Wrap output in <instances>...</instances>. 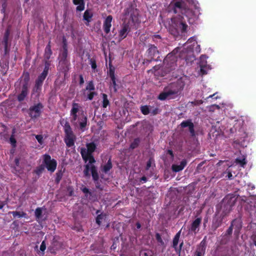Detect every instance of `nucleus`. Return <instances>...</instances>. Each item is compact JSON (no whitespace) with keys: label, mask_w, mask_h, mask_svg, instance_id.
Instances as JSON below:
<instances>
[{"label":"nucleus","mask_w":256,"mask_h":256,"mask_svg":"<svg viewBox=\"0 0 256 256\" xmlns=\"http://www.w3.org/2000/svg\"><path fill=\"white\" fill-rule=\"evenodd\" d=\"M172 10L174 13L180 12L186 16L189 24H192L194 20L196 15L192 9L188 7L185 0H177L173 4Z\"/></svg>","instance_id":"f257e3e1"},{"label":"nucleus","mask_w":256,"mask_h":256,"mask_svg":"<svg viewBox=\"0 0 256 256\" xmlns=\"http://www.w3.org/2000/svg\"><path fill=\"white\" fill-rule=\"evenodd\" d=\"M171 21L172 24L168 28V30L170 34L174 37L179 36L180 32L182 34L186 32L188 26L182 16L178 15L173 17L172 18Z\"/></svg>","instance_id":"f03ea898"},{"label":"nucleus","mask_w":256,"mask_h":256,"mask_svg":"<svg viewBox=\"0 0 256 256\" xmlns=\"http://www.w3.org/2000/svg\"><path fill=\"white\" fill-rule=\"evenodd\" d=\"M182 88L180 82L171 83L164 88V92L160 94L158 99L164 100L167 98H174L178 94Z\"/></svg>","instance_id":"7ed1b4c3"},{"label":"nucleus","mask_w":256,"mask_h":256,"mask_svg":"<svg viewBox=\"0 0 256 256\" xmlns=\"http://www.w3.org/2000/svg\"><path fill=\"white\" fill-rule=\"evenodd\" d=\"M90 170L92 180L95 184L96 187L100 190H103V186H102L99 180V175L98 172L96 167L94 165L86 164L84 166V175L86 178H90Z\"/></svg>","instance_id":"20e7f679"},{"label":"nucleus","mask_w":256,"mask_h":256,"mask_svg":"<svg viewBox=\"0 0 256 256\" xmlns=\"http://www.w3.org/2000/svg\"><path fill=\"white\" fill-rule=\"evenodd\" d=\"M148 48L146 54L148 58L144 59V64H148L152 61L158 62L160 60L159 58L160 52L158 50V47L154 44H149L148 45Z\"/></svg>","instance_id":"39448f33"},{"label":"nucleus","mask_w":256,"mask_h":256,"mask_svg":"<svg viewBox=\"0 0 256 256\" xmlns=\"http://www.w3.org/2000/svg\"><path fill=\"white\" fill-rule=\"evenodd\" d=\"M64 142L66 146L70 148L74 146L76 140V136L74 134L72 128L68 122H66L64 127Z\"/></svg>","instance_id":"423d86ee"},{"label":"nucleus","mask_w":256,"mask_h":256,"mask_svg":"<svg viewBox=\"0 0 256 256\" xmlns=\"http://www.w3.org/2000/svg\"><path fill=\"white\" fill-rule=\"evenodd\" d=\"M30 80L29 74L27 73L24 78L23 80L22 81L21 84V92L18 95L17 99L18 102H21L23 101L27 96L28 94V82Z\"/></svg>","instance_id":"0eeeda50"},{"label":"nucleus","mask_w":256,"mask_h":256,"mask_svg":"<svg viewBox=\"0 0 256 256\" xmlns=\"http://www.w3.org/2000/svg\"><path fill=\"white\" fill-rule=\"evenodd\" d=\"M177 56L172 53L168 54L164 60L166 72H170L176 67Z\"/></svg>","instance_id":"6e6552de"},{"label":"nucleus","mask_w":256,"mask_h":256,"mask_svg":"<svg viewBox=\"0 0 256 256\" xmlns=\"http://www.w3.org/2000/svg\"><path fill=\"white\" fill-rule=\"evenodd\" d=\"M236 199L234 197H226L223 200V208L222 213L224 216H227L232 210V206L234 205Z\"/></svg>","instance_id":"1a4fd4ad"},{"label":"nucleus","mask_w":256,"mask_h":256,"mask_svg":"<svg viewBox=\"0 0 256 256\" xmlns=\"http://www.w3.org/2000/svg\"><path fill=\"white\" fill-rule=\"evenodd\" d=\"M44 106L40 102L30 106L28 110V114L32 119H36L41 115Z\"/></svg>","instance_id":"9d476101"},{"label":"nucleus","mask_w":256,"mask_h":256,"mask_svg":"<svg viewBox=\"0 0 256 256\" xmlns=\"http://www.w3.org/2000/svg\"><path fill=\"white\" fill-rule=\"evenodd\" d=\"M124 15L129 16L132 22H136L138 20V10L130 5L124 10Z\"/></svg>","instance_id":"9b49d317"},{"label":"nucleus","mask_w":256,"mask_h":256,"mask_svg":"<svg viewBox=\"0 0 256 256\" xmlns=\"http://www.w3.org/2000/svg\"><path fill=\"white\" fill-rule=\"evenodd\" d=\"M44 163L48 171L53 172L56 168L57 162L54 159H52L51 156L48 154L44 156Z\"/></svg>","instance_id":"f8f14e48"},{"label":"nucleus","mask_w":256,"mask_h":256,"mask_svg":"<svg viewBox=\"0 0 256 256\" xmlns=\"http://www.w3.org/2000/svg\"><path fill=\"white\" fill-rule=\"evenodd\" d=\"M86 146L87 148L86 149L85 148H80V152L82 158H84V154H86V156L88 155H88L92 154V152H94L95 151L96 148V146L94 142L87 143L86 144Z\"/></svg>","instance_id":"ddd939ff"},{"label":"nucleus","mask_w":256,"mask_h":256,"mask_svg":"<svg viewBox=\"0 0 256 256\" xmlns=\"http://www.w3.org/2000/svg\"><path fill=\"white\" fill-rule=\"evenodd\" d=\"M180 126L182 128L188 127L190 136L192 137L196 136V132L194 128V126L191 119H188L186 120L182 121L180 123Z\"/></svg>","instance_id":"4468645a"},{"label":"nucleus","mask_w":256,"mask_h":256,"mask_svg":"<svg viewBox=\"0 0 256 256\" xmlns=\"http://www.w3.org/2000/svg\"><path fill=\"white\" fill-rule=\"evenodd\" d=\"M230 226L234 230V234L238 236L242 226V222L241 218H238L233 220L231 222Z\"/></svg>","instance_id":"2eb2a0df"},{"label":"nucleus","mask_w":256,"mask_h":256,"mask_svg":"<svg viewBox=\"0 0 256 256\" xmlns=\"http://www.w3.org/2000/svg\"><path fill=\"white\" fill-rule=\"evenodd\" d=\"M70 64L69 60H59L58 70L66 74L69 70Z\"/></svg>","instance_id":"dca6fc26"},{"label":"nucleus","mask_w":256,"mask_h":256,"mask_svg":"<svg viewBox=\"0 0 256 256\" xmlns=\"http://www.w3.org/2000/svg\"><path fill=\"white\" fill-rule=\"evenodd\" d=\"M224 217L225 216L222 214L220 216H218V214H216L215 216L212 220V228H214V230H216L220 227L221 226Z\"/></svg>","instance_id":"f3484780"},{"label":"nucleus","mask_w":256,"mask_h":256,"mask_svg":"<svg viewBox=\"0 0 256 256\" xmlns=\"http://www.w3.org/2000/svg\"><path fill=\"white\" fill-rule=\"evenodd\" d=\"M112 18V16L109 15L104 22L103 29L106 34H108L110 32Z\"/></svg>","instance_id":"a211bd4d"},{"label":"nucleus","mask_w":256,"mask_h":256,"mask_svg":"<svg viewBox=\"0 0 256 256\" xmlns=\"http://www.w3.org/2000/svg\"><path fill=\"white\" fill-rule=\"evenodd\" d=\"M45 78H44L40 76H38L37 79L36 80L34 86L33 88V92H34L40 94L42 90V86Z\"/></svg>","instance_id":"6ab92c4d"},{"label":"nucleus","mask_w":256,"mask_h":256,"mask_svg":"<svg viewBox=\"0 0 256 256\" xmlns=\"http://www.w3.org/2000/svg\"><path fill=\"white\" fill-rule=\"evenodd\" d=\"M78 121L80 130L82 132L84 131L88 124L87 116L82 114V116L78 118Z\"/></svg>","instance_id":"aec40b11"},{"label":"nucleus","mask_w":256,"mask_h":256,"mask_svg":"<svg viewBox=\"0 0 256 256\" xmlns=\"http://www.w3.org/2000/svg\"><path fill=\"white\" fill-rule=\"evenodd\" d=\"M202 222V218H198L194 220L191 224L190 230L196 234L199 230V227Z\"/></svg>","instance_id":"412c9836"},{"label":"nucleus","mask_w":256,"mask_h":256,"mask_svg":"<svg viewBox=\"0 0 256 256\" xmlns=\"http://www.w3.org/2000/svg\"><path fill=\"white\" fill-rule=\"evenodd\" d=\"M130 31V28L128 24L123 26L122 28L119 32V36L121 40L125 38L128 33Z\"/></svg>","instance_id":"4be33fe9"},{"label":"nucleus","mask_w":256,"mask_h":256,"mask_svg":"<svg viewBox=\"0 0 256 256\" xmlns=\"http://www.w3.org/2000/svg\"><path fill=\"white\" fill-rule=\"evenodd\" d=\"M50 40L46 45L44 53V60L45 61H48L49 59L50 58L51 56L52 55V52L51 49V45H50Z\"/></svg>","instance_id":"5701e85b"},{"label":"nucleus","mask_w":256,"mask_h":256,"mask_svg":"<svg viewBox=\"0 0 256 256\" xmlns=\"http://www.w3.org/2000/svg\"><path fill=\"white\" fill-rule=\"evenodd\" d=\"M206 237H205L200 242V244L197 246L196 252H200L202 253V254H205L206 246Z\"/></svg>","instance_id":"b1692460"},{"label":"nucleus","mask_w":256,"mask_h":256,"mask_svg":"<svg viewBox=\"0 0 256 256\" xmlns=\"http://www.w3.org/2000/svg\"><path fill=\"white\" fill-rule=\"evenodd\" d=\"M72 2L74 5H78L76 8L77 12H82L84 10L85 2L84 0H72Z\"/></svg>","instance_id":"393cba45"},{"label":"nucleus","mask_w":256,"mask_h":256,"mask_svg":"<svg viewBox=\"0 0 256 256\" xmlns=\"http://www.w3.org/2000/svg\"><path fill=\"white\" fill-rule=\"evenodd\" d=\"M94 90L95 86L94 82L92 80H90L88 82L86 88L82 90V92L83 94L85 95L86 90H88V92H92L94 91Z\"/></svg>","instance_id":"a878e982"},{"label":"nucleus","mask_w":256,"mask_h":256,"mask_svg":"<svg viewBox=\"0 0 256 256\" xmlns=\"http://www.w3.org/2000/svg\"><path fill=\"white\" fill-rule=\"evenodd\" d=\"M50 63L48 61H45L44 68L42 72L38 76L44 78H46L48 74V70L50 69Z\"/></svg>","instance_id":"bb28decb"},{"label":"nucleus","mask_w":256,"mask_h":256,"mask_svg":"<svg viewBox=\"0 0 256 256\" xmlns=\"http://www.w3.org/2000/svg\"><path fill=\"white\" fill-rule=\"evenodd\" d=\"M112 167L111 158H110L106 164L102 166V170L104 173H107L112 168Z\"/></svg>","instance_id":"cd10ccee"},{"label":"nucleus","mask_w":256,"mask_h":256,"mask_svg":"<svg viewBox=\"0 0 256 256\" xmlns=\"http://www.w3.org/2000/svg\"><path fill=\"white\" fill-rule=\"evenodd\" d=\"M9 214H12L13 216L15 218H26L27 214L24 212L20 211H13L9 212Z\"/></svg>","instance_id":"c85d7f7f"},{"label":"nucleus","mask_w":256,"mask_h":256,"mask_svg":"<svg viewBox=\"0 0 256 256\" xmlns=\"http://www.w3.org/2000/svg\"><path fill=\"white\" fill-rule=\"evenodd\" d=\"M92 16L93 14L89 10H87L84 14L83 18L84 20L88 23L91 22Z\"/></svg>","instance_id":"c756f323"},{"label":"nucleus","mask_w":256,"mask_h":256,"mask_svg":"<svg viewBox=\"0 0 256 256\" xmlns=\"http://www.w3.org/2000/svg\"><path fill=\"white\" fill-rule=\"evenodd\" d=\"M10 28H8L6 30L5 32H4V36L3 40H2V42L3 44H8V38H9V36H10Z\"/></svg>","instance_id":"7c9ffc66"},{"label":"nucleus","mask_w":256,"mask_h":256,"mask_svg":"<svg viewBox=\"0 0 256 256\" xmlns=\"http://www.w3.org/2000/svg\"><path fill=\"white\" fill-rule=\"evenodd\" d=\"M10 28H8L6 30L5 32H4V36L3 40H2V42L3 44H8V38H9V36H10Z\"/></svg>","instance_id":"2f4dec72"},{"label":"nucleus","mask_w":256,"mask_h":256,"mask_svg":"<svg viewBox=\"0 0 256 256\" xmlns=\"http://www.w3.org/2000/svg\"><path fill=\"white\" fill-rule=\"evenodd\" d=\"M81 108L79 104L76 102H72V108L70 110V114H77L80 108Z\"/></svg>","instance_id":"473e14b6"},{"label":"nucleus","mask_w":256,"mask_h":256,"mask_svg":"<svg viewBox=\"0 0 256 256\" xmlns=\"http://www.w3.org/2000/svg\"><path fill=\"white\" fill-rule=\"evenodd\" d=\"M84 158H82L83 160L86 162L87 160H89V164H90V166H91L92 164L96 162V160L93 156L92 155V154H89V155H87L86 154H84Z\"/></svg>","instance_id":"72a5a7b5"},{"label":"nucleus","mask_w":256,"mask_h":256,"mask_svg":"<svg viewBox=\"0 0 256 256\" xmlns=\"http://www.w3.org/2000/svg\"><path fill=\"white\" fill-rule=\"evenodd\" d=\"M102 106L104 108H106L109 104L110 102L108 98V96L106 94H102Z\"/></svg>","instance_id":"f704fd0d"},{"label":"nucleus","mask_w":256,"mask_h":256,"mask_svg":"<svg viewBox=\"0 0 256 256\" xmlns=\"http://www.w3.org/2000/svg\"><path fill=\"white\" fill-rule=\"evenodd\" d=\"M140 142V140L139 138H137L134 139V141L131 143L130 145V148L134 150L138 147Z\"/></svg>","instance_id":"c9c22d12"},{"label":"nucleus","mask_w":256,"mask_h":256,"mask_svg":"<svg viewBox=\"0 0 256 256\" xmlns=\"http://www.w3.org/2000/svg\"><path fill=\"white\" fill-rule=\"evenodd\" d=\"M180 231L178 232L174 236L172 240V247L174 248H176L178 244L180 237Z\"/></svg>","instance_id":"e433bc0d"},{"label":"nucleus","mask_w":256,"mask_h":256,"mask_svg":"<svg viewBox=\"0 0 256 256\" xmlns=\"http://www.w3.org/2000/svg\"><path fill=\"white\" fill-rule=\"evenodd\" d=\"M68 55V52L60 50L58 56L59 60H68L67 58Z\"/></svg>","instance_id":"4c0bfd02"},{"label":"nucleus","mask_w":256,"mask_h":256,"mask_svg":"<svg viewBox=\"0 0 256 256\" xmlns=\"http://www.w3.org/2000/svg\"><path fill=\"white\" fill-rule=\"evenodd\" d=\"M106 216V214L101 213L100 214H98L96 218V223L98 225L100 226L102 224L101 220L105 218Z\"/></svg>","instance_id":"58836bf2"},{"label":"nucleus","mask_w":256,"mask_h":256,"mask_svg":"<svg viewBox=\"0 0 256 256\" xmlns=\"http://www.w3.org/2000/svg\"><path fill=\"white\" fill-rule=\"evenodd\" d=\"M152 40L156 44H158L159 42H162V38L159 34H154L152 36Z\"/></svg>","instance_id":"ea45409f"},{"label":"nucleus","mask_w":256,"mask_h":256,"mask_svg":"<svg viewBox=\"0 0 256 256\" xmlns=\"http://www.w3.org/2000/svg\"><path fill=\"white\" fill-rule=\"evenodd\" d=\"M142 113L144 115H147L150 113V110L148 106L145 105L140 106Z\"/></svg>","instance_id":"a19ab883"},{"label":"nucleus","mask_w":256,"mask_h":256,"mask_svg":"<svg viewBox=\"0 0 256 256\" xmlns=\"http://www.w3.org/2000/svg\"><path fill=\"white\" fill-rule=\"evenodd\" d=\"M98 93L95 91L88 92L86 94V100H92Z\"/></svg>","instance_id":"79ce46f5"},{"label":"nucleus","mask_w":256,"mask_h":256,"mask_svg":"<svg viewBox=\"0 0 256 256\" xmlns=\"http://www.w3.org/2000/svg\"><path fill=\"white\" fill-rule=\"evenodd\" d=\"M110 78H114V68L112 65L111 64H109V72L108 73Z\"/></svg>","instance_id":"37998d69"},{"label":"nucleus","mask_w":256,"mask_h":256,"mask_svg":"<svg viewBox=\"0 0 256 256\" xmlns=\"http://www.w3.org/2000/svg\"><path fill=\"white\" fill-rule=\"evenodd\" d=\"M35 216L36 218V220H38L42 217V210L40 208H38L36 209L35 210Z\"/></svg>","instance_id":"c03bdc74"},{"label":"nucleus","mask_w":256,"mask_h":256,"mask_svg":"<svg viewBox=\"0 0 256 256\" xmlns=\"http://www.w3.org/2000/svg\"><path fill=\"white\" fill-rule=\"evenodd\" d=\"M62 176H63V173L62 172V170H58L56 173V180H55V181L57 183V184H58L60 182V180H62Z\"/></svg>","instance_id":"a18cd8bd"},{"label":"nucleus","mask_w":256,"mask_h":256,"mask_svg":"<svg viewBox=\"0 0 256 256\" xmlns=\"http://www.w3.org/2000/svg\"><path fill=\"white\" fill-rule=\"evenodd\" d=\"M236 162L237 164H239L240 165V166L243 168H244L245 165L246 164V158H243L242 159H240L237 158L236 160Z\"/></svg>","instance_id":"49530a36"},{"label":"nucleus","mask_w":256,"mask_h":256,"mask_svg":"<svg viewBox=\"0 0 256 256\" xmlns=\"http://www.w3.org/2000/svg\"><path fill=\"white\" fill-rule=\"evenodd\" d=\"M61 50L68 52L67 41L64 37L62 38V49Z\"/></svg>","instance_id":"de8ad7c7"},{"label":"nucleus","mask_w":256,"mask_h":256,"mask_svg":"<svg viewBox=\"0 0 256 256\" xmlns=\"http://www.w3.org/2000/svg\"><path fill=\"white\" fill-rule=\"evenodd\" d=\"M172 170L174 172H178L182 170L183 168L181 167V166L180 164L179 165L173 164L172 166Z\"/></svg>","instance_id":"09e8293b"},{"label":"nucleus","mask_w":256,"mask_h":256,"mask_svg":"<svg viewBox=\"0 0 256 256\" xmlns=\"http://www.w3.org/2000/svg\"><path fill=\"white\" fill-rule=\"evenodd\" d=\"M183 244H184V242H182L179 246L178 247V246H176V248H174V250H176V253L178 254V256H180V252H181V250H182V247L183 246Z\"/></svg>","instance_id":"8fccbe9b"},{"label":"nucleus","mask_w":256,"mask_h":256,"mask_svg":"<svg viewBox=\"0 0 256 256\" xmlns=\"http://www.w3.org/2000/svg\"><path fill=\"white\" fill-rule=\"evenodd\" d=\"M227 174V178L228 180H232L233 178L232 174V172L227 169L224 172H223V174Z\"/></svg>","instance_id":"3c124183"},{"label":"nucleus","mask_w":256,"mask_h":256,"mask_svg":"<svg viewBox=\"0 0 256 256\" xmlns=\"http://www.w3.org/2000/svg\"><path fill=\"white\" fill-rule=\"evenodd\" d=\"M44 170V167L42 166H39L36 168L34 170V172L36 174L39 175Z\"/></svg>","instance_id":"603ef678"},{"label":"nucleus","mask_w":256,"mask_h":256,"mask_svg":"<svg viewBox=\"0 0 256 256\" xmlns=\"http://www.w3.org/2000/svg\"><path fill=\"white\" fill-rule=\"evenodd\" d=\"M36 140H38V142L40 144H43L44 140H43V136L42 135H40V134L36 135Z\"/></svg>","instance_id":"864d4df0"},{"label":"nucleus","mask_w":256,"mask_h":256,"mask_svg":"<svg viewBox=\"0 0 256 256\" xmlns=\"http://www.w3.org/2000/svg\"><path fill=\"white\" fill-rule=\"evenodd\" d=\"M156 238L158 242L161 244H164L160 234L159 233H156Z\"/></svg>","instance_id":"5fc2aeb1"},{"label":"nucleus","mask_w":256,"mask_h":256,"mask_svg":"<svg viewBox=\"0 0 256 256\" xmlns=\"http://www.w3.org/2000/svg\"><path fill=\"white\" fill-rule=\"evenodd\" d=\"M62 82H58V80H55L54 83V88L56 90H58L60 88Z\"/></svg>","instance_id":"6e6d98bb"},{"label":"nucleus","mask_w":256,"mask_h":256,"mask_svg":"<svg viewBox=\"0 0 256 256\" xmlns=\"http://www.w3.org/2000/svg\"><path fill=\"white\" fill-rule=\"evenodd\" d=\"M10 144H12V146L14 147H15L16 146V140L14 138V135H12L10 138Z\"/></svg>","instance_id":"4d7b16f0"},{"label":"nucleus","mask_w":256,"mask_h":256,"mask_svg":"<svg viewBox=\"0 0 256 256\" xmlns=\"http://www.w3.org/2000/svg\"><path fill=\"white\" fill-rule=\"evenodd\" d=\"M67 190L68 192V196H72L74 194V188L70 186L67 187Z\"/></svg>","instance_id":"13d9d810"},{"label":"nucleus","mask_w":256,"mask_h":256,"mask_svg":"<svg viewBox=\"0 0 256 256\" xmlns=\"http://www.w3.org/2000/svg\"><path fill=\"white\" fill-rule=\"evenodd\" d=\"M233 229H234L230 225V226H229L228 229L226 230V234H225V235L226 236H230V235H232V233Z\"/></svg>","instance_id":"bf43d9fd"},{"label":"nucleus","mask_w":256,"mask_h":256,"mask_svg":"<svg viewBox=\"0 0 256 256\" xmlns=\"http://www.w3.org/2000/svg\"><path fill=\"white\" fill-rule=\"evenodd\" d=\"M90 62L92 68L94 70L96 68V60L94 59H90Z\"/></svg>","instance_id":"052dcab7"},{"label":"nucleus","mask_w":256,"mask_h":256,"mask_svg":"<svg viewBox=\"0 0 256 256\" xmlns=\"http://www.w3.org/2000/svg\"><path fill=\"white\" fill-rule=\"evenodd\" d=\"M46 249V244L45 240H43L40 246V250L42 252H44Z\"/></svg>","instance_id":"680f3d73"},{"label":"nucleus","mask_w":256,"mask_h":256,"mask_svg":"<svg viewBox=\"0 0 256 256\" xmlns=\"http://www.w3.org/2000/svg\"><path fill=\"white\" fill-rule=\"evenodd\" d=\"M71 116H72V122L74 123L77 120H78V117L77 114H70Z\"/></svg>","instance_id":"e2e57ef3"},{"label":"nucleus","mask_w":256,"mask_h":256,"mask_svg":"<svg viewBox=\"0 0 256 256\" xmlns=\"http://www.w3.org/2000/svg\"><path fill=\"white\" fill-rule=\"evenodd\" d=\"M4 55H7L8 54L9 52H10V49L8 48V44H4Z\"/></svg>","instance_id":"0e129e2a"},{"label":"nucleus","mask_w":256,"mask_h":256,"mask_svg":"<svg viewBox=\"0 0 256 256\" xmlns=\"http://www.w3.org/2000/svg\"><path fill=\"white\" fill-rule=\"evenodd\" d=\"M255 216L256 217V214H255ZM254 224H256V222H254ZM252 241H253V242H254V244L256 246V232L252 235Z\"/></svg>","instance_id":"69168bd1"},{"label":"nucleus","mask_w":256,"mask_h":256,"mask_svg":"<svg viewBox=\"0 0 256 256\" xmlns=\"http://www.w3.org/2000/svg\"><path fill=\"white\" fill-rule=\"evenodd\" d=\"M186 160H183L181 161L180 165L181 166V167L184 169V168L186 166Z\"/></svg>","instance_id":"338daca9"},{"label":"nucleus","mask_w":256,"mask_h":256,"mask_svg":"<svg viewBox=\"0 0 256 256\" xmlns=\"http://www.w3.org/2000/svg\"><path fill=\"white\" fill-rule=\"evenodd\" d=\"M158 112V108H156L150 111V113L153 116H155L157 114Z\"/></svg>","instance_id":"774afa93"}]
</instances>
